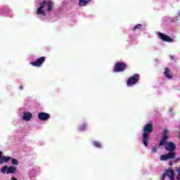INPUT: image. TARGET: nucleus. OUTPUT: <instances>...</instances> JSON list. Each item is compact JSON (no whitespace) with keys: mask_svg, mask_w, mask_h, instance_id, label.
I'll list each match as a JSON object with an SVG mask.
<instances>
[{"mask_svg":"<svg viewBox=\"0 0 180 180\" xmlns=\"http://www.w3.org/2000/svg\"><path fill=\"white\" fill-rule=\"evenodd\" d=\"M168 140V129H165L162 134V138L159 143V146H165V148L167 151L169 153H174V150H176V145L174 142H167Z\"/></svg>","mask_w":180,"mask_h":180,"instance_id":"nucleus-1","label":"nucleus"},{"mask_svg":"<svg viewBox=\"0 0 180 180\" xmlns=\"http://www.w3.org/2000/svg\"><path fill=\"white\" fill-rule=\"evenodd\" d=\"M153 124H147L143 128V134L142 135V142L145 147L148 146V140H150V133H153Z\"/></svg>","mask_w":180,"mask_h":180,"instance_id":"nucleus-2","label":"nucleus"},{"mask_svg":"<svg viewBox=\"0 0 180 180\" xmlns=\"http://www.w3.org/2000/svg\"><path fill=\"white\" fill-rule=\"evenodd\" d=\"M127 68V64L124 62H118L115 63L114 66L113 72H123Z\"/></svg>","mask_w":180,"mask_h":180,"instance_id":"nucleus-3","label":"nucleus"},{"mask_svg":"<svg viewBox=\"0 0 180 180\" xmlns=\"http://www.w3.org/2000/svg\"><path fill=\"white\" fill-rule=\"evenodd\" d=\"M140 81V75L135 74L134 76L130 77L127 81V86H133L135 84H137V82Z\"/></svg>","mask_w":180,"mask_h":180,"instance_id":"nucleus-4","label":"nucleus"},{"mask_svg":"<svg viewBox=\"0 0 180 180\" xmlns=\"http://www.w3.org/2000/svg\"><path fill=\"white\" fill-rule=\"evenodd\" d=\"M46 61V57L42 56L41 58H39L36 60L34 62H31L30 64L33 67H41L43 63Z\"/></svg>","mask_w":180,"mask_h":180,"instance_id":"nucleus-5","label":"nucleus"},{"mask_svg":"<svg viewBox=\"0 0 180 180\" xmlns=\"http://www.w3.org/2000/svg\"><path fill=\"white\" fill-rule=\"evenodd\" d=\"M175 158V153L169 152V153L160 155V161H167V160H172Z\"/></svg>","mask_w":180,"mask_h":180,"instance_id":"nucleus-6","label":"nucleus"},{"mask_svg":"<svg viewBox=\"0 0 180 180\" xmlns=\"http://www.w3.org/2000/svg\"><path fill=\"white\" fill-rule=\"evenodd\" d=\"M158 37L160 40L165 41L166 43H171L173 41L172 39H171L169 36L162 32H158Z\"/></svg>","mask_w":180,"mask_h":180,"instance_id":"nucleus-7","label":"nucleus"},{"mask_svg":"<svg viewBox=\"0 0 180 180\" xmlns=\"http://www.w3.org/2000/svg\"><path fill=\"white\" fill-rule=\"evenodd\" d=\"M165 176H168L170 179H174L175 176V173L172 169H167L162 176V180H165Z\"/></svg>","mask_w":180,"mask_h":180,"instance_id":"nucleus-8","label":"nucleus"},{"mask_svg":"<svg viewBox=\"0 0 180 180\" xmlns=\"http://www.w3.org/2000/svg\"><path fill=\"white\" fill-rule=\"evenodd\" d=\"M38 119L41 120V122H46L50 119V114L44 112H41L38 113Z\"/></svg>","mask_w":180,"mask_h":180,"instance_id":"nucleus-9","label":"nucleus"},{"mask_svg":"<svg viewBox=\"0 0 180 180\" xmlns=\"http://www.w3.org/2000/svg\"><path fill=\"white\" fill-rule=\"evenodd\" d=\"M23 120H25L26 122H29L30 119L33 117V115L31 112H23Z\"/></svg>","mask_w":180,"mask_h":180,"instance_id":"nucleus-10","label":"nucleus"},{"mask_svg":"<svg viewBox=\"0 0 180 180\" xmlns=\"http://www.w3.org/2000/svg\"><path fill=\"white\" fill-rule=\"evenodd\" d=\"M11 160H12L11 157L1 156L0 164L2 165L4 162H8Z\"/></svg>","mask_w":180,"mask_h":180,"instance_id":"nucleus-11","label":"nucleus"},{"mask_svg":"<svg viewBox=\"0 0 180 180\" xmlns=\"http://www.w3.org/2000/svg\"><path fill=\"white\" fill-rule=\"evenodd\" d=\"M171 72V70L168 68H165V77H166V78H168L169 79H171L172 78V75H170Z\"/></svg>","mask_w":180,"mask_h":180,"instance_id":"nucleus-12","label":"nucleus"},{"mask_svg":"<svg viewBox=\"0 0 180 180\" xmlns=\"http://www.w3.org/2000/svg\"><path fill=\"white\" fill-rule=\"evenodd\" d=\"M92 0H79V6H86Z\"/></svg>","mask_w":180,"mask_h":180,"instance_id":"nucleus-13","label":"nucleus"},{"mask_svg":"<svg viewBox=\"0 0 180 180\" xmlns=\"http://www.w3.org/2000/svg\"><path fill=\"white\" fill-rule=\"evenodd\" d=\"M46 5H47L48 12H51V11H53V6L54 4L52 1H46Z\"/></svg>","mask_w":180,"mask_h":180,"instance_id":"nucleus-14","label":"nucleus"},{"mask_svg":"<svg viewBox=\"0 0 180 180\" xmlns=\"http://www.w3.org/2000/svg\"><path fill=\"white\" fill-rule=\"evenodd\" d=\"M16 172V167H13V166H10L8 169H7V174H14V172Z\"/></svg>","mask_w":180,"mask_h":180,"instance_id":"nucleus-15","label":"nucleus"},{"mask_svg":"<svg viewBox=\"0 0 180 180\" xmlns=\"http://www.w3.org/2000/svg\"><path fill=\"white\" fill-rule=\"evenodd\" d=\"M37 15H44V16H46V12L42 10V8H39L37 10Z\"/></svg>","mask_w":180,"mask_h":180,"instance_id":"nucleus-16","label":"nucleus"},{"mask_svg":"<svg viewBox=\"0 0 180 180\" xmlns=\"http://www.w3.org/2000/svg\"><path fill=\"white\" fill-rule=\"evenodd\" d=\"M79 130L80 131H84V130H86V124H83L79 126Z\"/></svg>","mask_w":180,"mask_h":180,"instance_id":"nucleus-17","label":"nucleus"},{"mask_svg":"<svg viewBox=\"0 0 180 180\" xmlns=\"http://www.w3.org/2000/svg\"><path fill=\"white\" fill-rule=\"evenodd\" d=\"M93 144L95 147H97L98 148H102V144L98 141H94Z\"/></svg>","mask_w":180,"mask_h":180,"instance_id":"nucleus-18","label":"nucleus"},{"mask_svg":"<svg viewBox=\"0 0 180 180\" xmlns=\"http://www.w3.org/2000/svg\"><path fill=\"white\" fill-rule=\"evenodd\" d=\"M141 27H143V25L141 24H138L133 28V30L136 31L137 30L141 29Z\"/></svg>","mask_w":180,"mask_h":180,"instance_id":"nucleus-19","label":"nucleus"},{"mask_svg":"<svg viewBox=\"0 0 180 180\" xmlns=\"http://www.w3.org/2000/svg\"><path fill=\"white\" fill-rule=\"evenodd\" d=\"M46 6V1H44L43 2L39 3V9H43Z\"/></svg>","mask_w":180,"mask_h":180,"instance_id":"nucleus-20","label":"nucleus"},{"mask_svg":"<svg viewBox=\"0 0 180 180\" xmlns=\"http://www.w3.org/2000/svg\"><path fill=\"white\" fill-rule=\"evenodd\" d=\"M6 169H8V166L5 165L3 168H1V172L2 174H5V172H6Z\"/></svg>","mask_w":180,"mask_h":180,"instance_id":"nucleus-21","label":"nucleus"},{"mask_svg":"<svg viewBox=\"0 0 180 180\" xmlns=\"http://www.w3.org/2000/svg\"><path fill=\"white\" fill-rule=\"evenodd\" d=\"M19 164V161L16 159H12V165H18Z\"/></svg>","mask_w":180,"mask_h":180,"instance_id":"nucleus-22","label":"nucleus"},{"mask_svg":"<svg viewBox=\"0 0 180 180\" xmlns=\"http://www.w3.org/2000/svg\"><path fill=\"white\" fill-rule=\"evenodd\" d=\"M152 152H153V153H157V148L153 146V147H152Z\"/></svg>","mask_w":180,"mask_h":180,"instance_id":"nucleus-23","label":"nucleus"},{"mask_svg":"<svg viewBox=\"0 0 180 180\" xmlns=\"http://www.w3.org/2000/svg\"><path fill=\"white\" fill-rule=\"evenodd\" d=\"M19 89L22 91V89H23V86H20Z\"/></svg>","mask_w":180,"mask_h":180,"instance_id":"nucleus-24","label":"nucleus"},{"mask_svg":"<svg viewBox=\"0 0 180 180\" xmlns=\"http://www.w3.org/2000/svg\"><path fill=\"white\" fill-rule=\"evenodd\" d=\"M176 178H177V180H180V174H178V176Z\"/></svg>","mask_w":180,"mask_h":180,"instance_id":"nucleus-25","label":"nucleus"},{"mask_svg":"<svg viewBox=\"0 0 180 180\" xmlns=\"http://www.w3.org/2000/svg\"><path fill=\"white\" fill-rule=\"evenodd\" d=\"M11 180H18V179L15 178V177H12Z\"/></svg>","mask_w":180,"mask_h":180,"instance_id":"nucleus-26","label":"nucleus"},{"mask_svg":"<svg viewBox=\"0 0 180 180\" xmlns=\"http://www.w3.org/2000/svg\"><path fill=\"white\" fill-rule=\"evenodd\" d=\"M170 58H172V60H174V56H170Z\"/></svg>","mask_w":180,"mask_h":180,"instance_id":"nucleus-27","label":"nucleus"},{"mask_svg":"<svg viewBox=\"0 0 180 180\" xmlns=\"http://www.w3.org/2000/svg\"><path fill=\"white\" fill-rule=\"evenodd\" d=\"M179 174H180V168L178 169Z\"/></svg>","mask_w":180,"mask_h":180,"instance_id":"nucleus-28","label":"nucleus"},{"mask_svg":"<svg viewBox=\"0 0 180 180\" xmlns=\"http://www.w3.org/2000/svg\"><path fill=\"white\" fill-rule=\"evenodd\" d=\"M170 180H174V179H170Z\"/></svg>","mask_w":180,"mask_h":180,"instance_id":"nucleus-29","label":"nucleus"}]
</instances>
